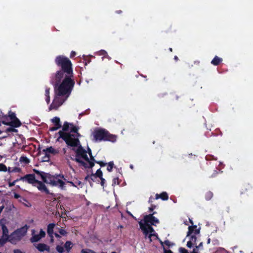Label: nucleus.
Wrapping results in <instances>:
<instances>
[{"instance_id":"1","label":"nucleus","mask_w":253,"mask_h":253,"mask_svg":"<svg viewBox=\"0 0 253 253\" xmlns=\"http://www.w3.org/2000/svg\"><path fill=\"white\" fill-rule=\"evenodd\" d=\"M55 62L58 65L61 66L62 69L56 75L57 82H59L63 77L64 73L66 75L61 84L58 86H55V97L49 107V111L57 110L69 96L74 84V82L70 78L72 74L71 61L64 56H59L56 57Z\"/></svg>"},{"instance_id":"2","label":"nucleus","mask_w":253,"mask_h":253,"mask_svg":"<svg viewBox=\"0 0 253 253\" xmlns=\"http://www.w3.org/2000/svg\"><path fill=\"white\" fill-rule=\"evenodd\" d=\"M58 133L60 137L62 138L68 145L73 147L78 146L75 150L77 155L75 160L76 162L81 163L86 168H92L94 166L93 162L95 160L91 155V150L88 148L89 159L87 155V152L81 145L79 146L80 141L78 137L80 135L79 133L73 134L70 133L64 132L62 131H59Z\"/></svg>"},{"instance_id":"3","label":"nucleus","mask_w":253,"mask_h":253,"mask_svg":"<svg viewBox=\"0 0 253 253\" xmlns=\"http://www.w3.org/2000/svg\"><path fill=\"white\" fill-rule=\"evenodd\" d=\"M153 215V214H150L145 215L143 221L141 220L139 222L140 227L146 236L148 233H150L148 236L150 241H151V236L155 235L154 233L155 232L154 230L151 227V225H155L156 224L159 222V220Z\"/></svg>"},{"instance_id":"4","label":"nucleus","mask_w":253,"mask_h":253,"mask_svg":"<svg viewBox=\"0 0 253 253\" xmlns=\"http://www.w3.org/2000/svg\"><path fill=\"white\" fill-rule=\"evenodd\" d=\"M34 171L41 177V179L44 183L49 184L52 186H59L61 189L64 188L65 184L64 182L59 179L58 177H55L48 173L40 171L35 169Z\"/></svg>"},{"instance_id":"5","label":"nucleus","mask_w":253,"mask_h":253,"mask_svg":"<svg viewBox=\"0 0 253 253\" xmlns=\"http://www.w3.org/2000/svg\"><path fill=\"white\" fill-rule=\"evenodd\" d=\"M92 134L95 141L110 140L111 135L103 129L95 130Z\"/></svg>"},{"instance_id":"6","label":"nucleus","mask_w":253,"mask_h":253,"mask_svg":"<svg viewBox=\"0 0 253 253\" xmlns=\"http://www.w3.org/2000/svg\"><path fill=\"white\" fill-rule=\"evenodd\" d=\"M27 229L24 227L17 229L9 235V242L15 244L19 241L25 234Z\"/></svg>"},{"instance_id":"7","label":"nucleus","mask_w":253,"mask_h":253,"mask_svg":"<svg viewBox=\"0 0 253 253\" xmlns=\"http://www.w3.org/2000/svg\"><path fill=\"white\" fill-rule=\"evenodd\" d=\"M20 180H26L29 183L32 184L34 185L37 184L38 180L36 179L35 175L34 174H27L25 176L20 178Z\"/></svg>"},{"instance_id":"8","label":"nucleus","mask_w":253,"mask_h":253,"mask_svg":"<svg viewBox=\"0 0 253 253\" xmlns=\"http://www.w3.org/2000/svg\"><path fill=\"white\" fill-rule=\"evenodd\" d=\"M1 122L3 124H5V125H6L8 126H12L15 127H19L21 125L20 121L17 118L11 120V121L10 122H6L4 120H2Z\"/></svg>"},{"instance_id":"9","label":"nucleus","mask_w":253,"mask_h":253,"mask_svg":"<svg viewBox=\"0 0 253 253\" xmlns=\"http://www.w3.org/2000/svg\"><path fill=\"white\" fill-rule=\"evenodd\" d=\"M34 186H36L40 191L44 192L46 194H49V190L42 182L38 180L37 184H35Z\"/></svg>"},{"instance_id":"10","label":"nucleus","mask_w":253,"mask_h":253,"mask_svg":"<svg viewBox=\"0 0 253 253\" xmlns=\"http://www.w3.org/2000/svg\"><path fill=\"white\" fill-rule=\"evenodd\" d=\"M45 233L44 231H43L42 229L40 230V233L39 234L35 235H34L31 239V241L32 242H38L42 238H43L45 236Z\"/></svg>"},{"instance_id":"11","label":"nucleus","mask_w":253,"mask_h":253,"mask_svg":"<svg viewBox=\"0 0 253 253\" xmlns=\"http://www.w3.org/2000/svg\"><path fill=\"white\" fill-rule=\"evenodd\" d=\"M197 226H190L188 227V232L187 237L189 236L191 234L194 233L195 234H198L200 233V229H196Z\"/></svg>"},{"instance_id":"12","label":"nucleus","mask_w":253,"mask_h":253,"mask_svg":"<svg viewBox=\"0 0 253 253\" xmlns=\"http://www.w3.org/2000/svg\"><path fill=\"white\" fill-rule=\"evenodd\" d=\"M37 248L38 249L39 251L41 252H43L44 251H49V247L45 245V244H39L37 246Z\"/></svg>"},{"instance_id":"13","label":"nucleus","mask_w":253,"mask_h":253,"mask_svg":"<svg viewBox=\"0 0 253 253\" xmlns=\"http://www.w3.org/2000/svg\"><path fill=\"white\" fill-rule=\"evenodd\" d=\"M55 226L54 223H50L47 226V233L49 236H51L53 234V229Z\"/></svg>"},{"instance_id":"14","label":"nucleus","mask_w":253,"mask_h":253,"mask_svg":"<svg viewBox=\"0 0 253 253\" xmlns=\"http://www.w3.org/2000/svg\"><path fill=\"white\" fill-rule=\"evenodd\" d=\"M73 247V244L70 241H67L64 245V248L67 253L70 251V250Z\"/></svg>"},{"instance_id":"15","label":"nucleus","mask_w":253,"mask_h":253,"mask_svg":"<svg viewBox=\"0 0 253 253\" xmlns=\"http://www.w3.org/2000/svg\"><path fill=\"white\" fill-rule=\"evenodd\" d=\"M43 151H46L49 155H50V154H52L53 155H55L58 153V151L55 150L54 148H53L52 147L47 148L46 149L43 150Z\"/></svg>"},{"instance_id":"16","label":"nucleus","mask_w":253,"mask_h":253,"mask_svg":"<svg viewBox=\"0 0 253 253\" xmlns=\"http://www.w3.org/2000/svg\"><path fill=\"white\" fill-rule=\"evenodd\" d=\"M156 196L157 199L159 198H161L163 200H167L168 199V196L166 192H163L160 195L157 194Z\"/></svg>"},{"instance_id":"17","label":"nucleus","mask_w":253,"mask_h":253,"mask_svg":"<svg viewBox=\"0 0 253 253\" xmlns=\"http://www.w3.org/2000/svg\"><path fill=\"white\" fill-rule=\"evenodd\" d=\"M199 249L197 248V247H196V248L193 249L192 253H199L198 252ZM179 250L180 253H188V251L184 248H180Z\"/></svg>"},{"instance_id":"18","label":"nucleus","mask_w":253,"mask_h":253,"mask_svg":"<svg viewBox=\"0 0 253 253\" xmlns=\"http://www.w3.org/2000/svg\"><path fill=\"white\" fill-rule=\"evenodd\" d=\"M8 241L9 242V237H6L2 236L0 238V245L2 246L4 245L6 241Z\"/></svg>"},{"instance_id":"19","label":"nucleus","mask_w":253,"mask_h":253,"mask_svg":"<svg viewBox=\"0 0 253 253\" xmlns=\"http://www.w3.org/2000/svg\"><path fill=\"white\" fill-rule=\"evenodd\" d=\"M222 61V59L215 56L213 59L211 61V63L214 65H217L221 61Z\"/></svg>"},{"instance_id":"20","label":"nucleus","mask_w":253,"mask_h":253,"mask_svg":"<svg viewBox=\"0 0 253 253\" xmlns=\"http://www.w3.org/2000/svg\"><path fill=\"white\" fill-rule=\"evenodd\" d=\"M2 236H6V237H9V236L8 235V229L4 225H2Z\"/></svg>"},{"instance_id":"21","label":"nucleus","mask_w":253,"mask_h":253,"mask_svg":"<svg viewBox=\"0 0 253 253\" xmlns=\"http://www.w3.org/2000/svg\"><path fill=\"white\" fill-rule=\"evenodd\" d=\"M43 152H44V156L42 158V162H48L49 161L50 155L46 151Z\"/></svg>"},{"instance_id":"22","label":"nucleus","mask_w":253,"mask_h":253,"mask_svg":"<svg viewBox=\"0 0 253 253\" xmlns=\"http://www.w3.org/2000/svg\"><path fill=\"white\" fill-rule=\"evenodd\" d=\"M52 122L55 123L56 126H61V125L60 124V119L58 117H54L52 119Z\"/></svg>"},{"instance_id":"23","label":"nucleus","mask_w":253,"mask_h":253,"mask_svg":"<svg viewBox=\"0 0 253 253\" xmlns=\"http://www.w3.org/2000/svg\"><path fill=\"white\" fill-rule=\"evenodd\" d=\"M78 129H79V128L75 126H74L73 125H71V131L72 132H74V133H76L75 134H77L78 133Z\"/></svg>"},{"instance_id":"24","label":"nucleus","mask_w":253,"mask_h":253,"mask_svg":"<svg viewBox=\"0 0 253 253\" xmlns=\"http://www.w3.org/2000/svg\"><path fill=\"white\" fill-rule=\"evenodd\" d=\"M71 124H70L67 122H65L64 124V125L63 126V130L65 131H67L69 129V126H71Z\"/></svg>"},{"instance_id":"25","label":"nucleus","mask_w":253,"mask_h":253,"mask_svg":"<svg viewBox=\"0 0 253 253\" xmlns=\"http://www.w3.org/2000/svg\"><path fill=\"white\" fill-rule=\"evenodd\" d=\"M114 166V163L112 162H109L108 164L107 169L109 171H111Z\"/></svg>"},{"instance_id":"26","label":"nucleus","mask_w":253,"mask_h":253,"mask_svg":"<svg viewBox=\"0 0 253 253\" xmlns=\"http://www.w3.org/2000/svg\"><path fill=\"white\" fill-rule=\"evenodd\" d=\"M56 250L59 253H62L64 251V248L60 245H57L56 246Z\"/></svg>"},{"instance_id":"27","label":"nucleus","mask_w":253,"mask_h":253,"mask_svg":"<svg viewBox=\"0 0 253 253\" xmlns=\"http://www.w3.org/2000/svg\"><path fill=\"white\" fill-rule=\"evenodd\" d=\"M189 241L191 242V243L193 245H195L196 244V237L195 236H194V235H192L191 236L190 240Z\"/></svg>"},{"instance_id":"28","label":"nucleus","mask_w":253,"mask_h":253,"mask_svg":"<svg viewBox=\"0 0 253 253\" xmlns=\"http://www.w3.org/2000/svg\"><path fill=\"white\" fill-rule=\"evenodd\" d=\"M8 116L10 118L11 120H12L16 118L15 113H14L13 112H9Z\"/></svg>"},{"instance_id":"29","label":"nucleus","mask_w":253,"mask_h":253,"mask_svg":"<svg viewBox=\"0 0 253 253\" xmlns=\"http://www.w3.org/2000/svg\"><path fill=\"white\" fill-rule=\"evenodd\" d=\"M81 252L82 253H95L94 251L89 249H83Z\"/></svg>"},{"instance_id":"30","label":"nucleus","mask_w":253,"mask_h":253,"mask_svg":"<svg viewBox=\"0 0 253 253\" xmlns=\"http://www.w3.org/2000/svg\"><path fill=\"white\" fill-rule=\"evenodd\" d=\"M96 175L98 177H99L100 178H101V177H102V175H103V173H102V171L99 169L97 170L96 172Z\"/></svg>"},{"instance_id":"31","label":"nucleus","mask_w":253,"mask_h":253,"mask_svg":"<svg viewBox=\"0 0 253 253\" xmlns=\"http://www.w3.org/2000/svg\"><path fill=\"white\" fill-rule=\"evenodd\" d=\"M6 166L2 164H0V171H6Z\"/></svg>"},{"instance_id":"32","label":"nucleus","mask_w":253,"mask_h":253,"mask_svg":"<svg viewBox=\"0 0 253 253\" xmlns=\"http://www.w3.org/2000/svg\"><path fill=\"white\" fill-rule=\"evenodd\" d=\"M119 182L118 178H114L113 180L112 186L119 185Z\"/></svg>"},{"instance_id":"33","label":"nucleus","mask_w":253,"mask_h":253,"mask_svg":"<svg viewBox=\"0 0 253 253\" xmlns=\"http://www.w3.org/2000/svg\"><path fill=\"white\" fill-rule=\"evenodd\" d=\"M59 232L60 233V234H61L62 235H63V236H65L67 234V232L65 230H64L63 229H62V228L59 229Z\"/></svg>"},{"instance_id":"34","label":"nucleus","mask_w":253,"mask_h":253,"mask_svg":"<svg viewBox=\"0 0 253 253\" xmlns=\"http://www.w3.org/2000/svg\"><path fill=\"white\" fill-rule=\"evenodd\" d=\"M20 161H22L23 162H25V163H29V159L25 157H21L20 159Z\"/></svg>"},{"instance_id":"35","label":"nucleus","mask_w":253,"mask_h":253,"mask_svg":"<svg viewBox=\"0 0 253 253\" xmlns=\"http://www.w3.org/2000/svg\"><path fill=\"white\" fill-rule=\"evenodd\" d=\"M60 127H61V126H56L55 127H53L51 128L50 129L51 131H54V130H56L57 129H58V128H59Z\"/></svg>"},{"instance_id":"36","label":"nucleus","mask_w":253,"mask_h":253,"mask_svg":"<svg viewBox=\"0 0 253 253\" xmlns=\"http://www.w3.org/2000/svg\"><path fill=\"white\" fill-rule=\"evenodd\" d=\"M193 245H194L191 243V242H190L189 241L187 243V247L188 248H191Z\"/></svg>"},{"instance_id":"37","label":"nucleus","mask_w":253,"mask_h":253,"mask_svg":"<svg viewBox=\"0 0 253 253\" xmlns=\"http://www.w3.org/2000/svg\"><path fill=\"white\" fill-rule=\"evenodd\" d=\"M100 179H101V185L102 186L104 187V184L105 182V179L104 178H103V177H101L100 178Z\"/></svg>"},{"instance_id":"38","label":"nucleus","mask_w":253,"mask_h":253,"mask_svg":"<svg viewBox=\"0 0 253 253\" xmlns=\"http://www.w3.org/2000/svg\"><path fill=\"white\" fill-rule=\"evenodd\" d=\"M99 53H100V54H99L100 55H105L107 54V52L104 50L100 51Z\"/></svg>"},{"instance_id":"39","label":"nucleus","mask_w":253,"mask_h":253,"mask_svg":"<svg viewBox=\"0 0 253 253\" xmlns=\"http://www.w3.org/2000/svg\"><path fill=\"white\" fill-rule=\"evenodd\" d=\"M46 96H49V88H46L45 89V94Z\"/></svg>"},{"instance_id":"40","label":"nucleus","mask_w":253,"mask_h":253,"mask_svg":"<svg viewBox=\"0 0 253 253\" xmlns=\"http://www.w3.org/2000/svg\"><path fill=\"white\" fill-rule=\"evenodd\" d=\"M97 163L99 164L101 167H104L106 166V164L102 162H96Z\"/></svg>"},{"instance_id":"41","label":"nucleus","mask_w":253,"mask_h":253,"mask_svg":"<svg viewBox=\"0 0 253 253\" xmlns=\"http://www.w3.org/2000/svg\"><path fill=\"white\" fill-rule=\"evenodd\" d=\"M7 131H17V130L14 129V128H11V127H10V128H7Z\"/></svg>"},{"instance_id":"42","label":"nucleus","mask_w":253,"mask_h":253,"mask_svg":"<svg viewBox=\"0 0 253 253\" xmlns=\"http://www.w3.org/2000/svg\"><path fill=\"white\" fill-rule=\"evenodd\" d=\"M45 100H46L47 103L48 104L50 102V96H46Z\"/></svg>"},{"instance_id":"43","label":"nucleus","mask_w":253,"mask_h":253,"mask_svg":"<svg viewBox=\"0 0 253 253\" xmlns=\"http://www.w3.org/2000/svg\"><path fill=\"white\" fill-rule=\"evenodd\" d=\"M203 246V243L202 242L200 243L199 244V245L198 246H196V247H197V248L198 249H200L201 248H202Z\"/></svg>"},{"instance_id":"44","label":"nucleus","mask_w":253,"mask_h":253,"mask_svg":"<svg viewBox=\"0 0 253 253\" xmlns=\"http://www.w3.org/2000/svg\"><path fill=\"white\" fill-rule=\"evenodd\" d=\"M14 253H23L19 250H15L14 251Z\"/></svg>"},{"instance_id":"45","label":"nucleus","mask_w":253,"mask_h":253,"mask_svg":"<svg viewBox=\"0 0 253 253\" xmlns=\"http://www.w3.org/2000/svg\"><path fill=\"white\" fill-rule=\"evenodd\" d=\"M14 198H16V199H18V198L20 197V195H19L18 194H16V193L14 194Z\"/></svg>"},{"instance_id":"46","label":"nucleus","mask_w":253,"mask_h":253,"mask_svg":"<svg viewBox=\"0 0 253 253\" xmlns=\"http://www.w3.org/2000/svg\"><path fill=\"white\" fill-rule=\"evenodd\" d=\"M50 237V241L51 242H53V235H51V236H49Z\"/></svg>"},{"instance_id":"47","label":"nucleus","mask_w":253,"mask_h":253,"mask_svg":"<svg viewBox=\"0 0 253 253\" xmlns=\"http://www.w3.org/2000/svg\"><path fill=\"white\" fill-rule=\"evenodd\" d=\"M16 181H13V182H12V183H9V186H12L14 185L15 184V182H16Z\"/></svg>"},{"instance_id":"48","label":"nucleus","mask_w":253,"mask_h":253,"mask_svg":"<svg viewBox=\"0 0 253 253\" xmlns=\"http://www.w3.org/2000/svg\"><path fill=\"white\" fill-rule=\"evenodd\" d=\"M75 55V52L72 51L71 53V57H73Z\"/></svg>"},{"instance_id":"49","label":"nucleus","mask_w":253,"mask_h":253,"mask_svg":"<svg viewBox=\"0 0 253 253\" xmlns=\"http://www.w3.org/2000/svg\"><path fill=\"white\" fill-rule=\"evenodd\" d=\"M165 253H172L170 250L165 251Z\"/></svg>"},{"instance_id":"50","label":"nucleus","mask_w":253,"mask_h":253,"mask_svg":"<svg viewBox=\"0 0 253 253\" xmlns=\"http://www.w3.org/2000/svg\"><path fill=\"white\" fill-rule=\"evenodd\" d=\"M54 235H55V237H57V238H60V236L59 234H58L57 233H55Z\"/></svg>"},{"instance_id":"51","label":"nucleus","mask_w":253,"mask_h":253,"mask_svg":"<svg viewBox=\"0 0 253 253\" xmlns=\"http://www.w3.org/2000/svg\"><path fill=\"white\" fill-rule=\"evenodd\" d=\"M149 210H150V211H152L153 210V208H149Z\"/></svg>"},{"instance_id":"52","label":"nucleus","mask_w":253,"mask_h":253,"mask_svg":"<svg viewBox=\"0 0 253 253\" xmlns=\"http://www.w3.org/2000/svg\"><path fill=\"white\" fill-rule=\"evenodd\" d=\"M174 59H175V60H177L178 59V57H177L176 56H175L174 57Z\"/></svg>"},{"instance_id":"53","label":"nucleus","mask_w":253,"mask_h":253,"mask_svg":"<svg viewBox=\"0 0 253 253\" xmlns=\"http://www.w3.org/2000/svg\"><path fill=\"white\" fill-rule=\"evenodd\" d=\"M3 208L0 207V212L2 211Z\"/></svg>"},{"instance_id":"54","label":"nucleus","mask_w":253,"mask_h":253,"mask_svg":"<svg viewBox=\"0 0 253 253\" xmlns=\"http://www.w3.org/2000/svg\"><path fill=\"white\" fill-rule=\"evenodd\" d=\"M190 221L191 223L193 225V221L191 220H190Z\"/></svg>"},{"instance_id":"55","label":"nucleus","mask_w":253,"mask_h":253,"mask_svg":"<svg viewBox=\"0 0 253 253\" xmlns=\"http://www.w3.org/2000/svg\"><path fill=\"white\" fill-rule=\"evenodd\" d=\"M169 50H170V51H172V48H169Z\"/></svg>"},{"instance_id":"56","label":"nucleus","mask_w":253,"mask_h":253,"mask_svg":"<svg viewBox=\"0 0 253 253\" xmlns=\"http://www.w3.org/2000/svg\"><path fill=\"white\" fill-rule=\"evenodd\" d=\"M129 213V214L131 215L132 216H133V215L130 213V212H128Z\"/></svg>"},{"instance_id":"57","label":"nucleus","mask_w":253,"mask_h":253,"mask_svg":"<svg viewBox=\"0 0 253 253\" xmlns=\"http://www.w3.org/2000/svg\"><path fill=\"white\" fill-rule=\"evenodd\" d=\"M210 239H209V240H208V243H210Z\"/></svg>"},{"instance_id":"58","label":"nucleus","mask_w":253,"mask_h":253,"mask_svg":"<svg viewBox=\"0 0 253 253\" xmlns=\"http://www.w3.org/2000/svg\"><path fill=\"white\" fill-rule=\"evenodd\" d=\"M130 168H131V169H132L133 166H130Z\"/></svg>"},{"instance_id":"59","label":"nucleus","mask_w":253,"mask_h":253,"mask_svg":"<svg viewBox=\"0 0 253 253\" xmlns=\"http://www.w3.org/2000/svg\"><path fill=\"white\" fill-rule=\"evenodd\" d=\"M81 184V182H79V184Z\"/></svg>"},{"instance_id":"60","label":"nucleus","mask_w":253,"mask_h":253,"mask_svg":"<svg viewBox=\"0 0 253 253\" xmlns=\"http://www.w3.org/2000/svg\"><path fill=\"white\" fill-rule=\"evenodd\" d=\"M112 253H116L115 252H112Z\"/></svg>"}]
</instances>
